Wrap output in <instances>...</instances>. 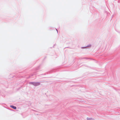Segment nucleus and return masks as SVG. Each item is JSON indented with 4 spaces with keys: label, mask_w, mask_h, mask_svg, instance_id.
I'll list each match as a JSON object with an SVG mask.
<instances>
[{
    "label": "nucleus",
    "mask_w": 120,
    "mask_h": 120,
    "mask_svg": "<svg viewBox=\"0 0 120 120\" xmlns=\"http://www.w3.org/2000/svg\"><path fill=\"white\" fill-rule=\"evenodd\" d=\"M57 30V32L58 33V31L57 30Z\"/></svg>",
    "instance_id": "nucleus-4"
},
{
    "label": "nucleus",
    "mask_w": 120,
    "mask_h": 120,
    "mask_svg": "<svg viewBox=\"0 0 120 120\" xmlns=\"http://www.w3.org/2000/svg\"><path fill=\"white\" fill-rule=\"evenodd\" d=\"M91 119V118H87V120H90Z\"/></svg>",
    "instance_id": "nucleus-3"
},
{
    "label": "nucleus",
    "mask_w": 120,
    "mask_h": 120,
    "mask_svg": "<svg viewBox=\"0 0 120 120\" xmlns=\"http://www.w3.org/2000/svg\"><path fill=\"white\" fill-rule=\"evenodd\" d=\"M10 107L14 109H16V107L14 106L11 105L10 106Z\"/></svg>",
    "instance_id": "nucleus-2"
},
{
    "label": "nucleus",
    "mask_w": 120,
    "mask_h": 120,
    "mask_svg": "<svg viewBox=\"0 0 120 120\" xmlns=\"http://www.w3.org/2000/svg\"><path fill=\"white\" fill-rule=\"evenodd\" d=\"M30 84H32L35 86H37L40 85V83L39 82H30Z\"/></svg>",
    "instance_id": "nucleus-1"
}]
</instances>
